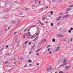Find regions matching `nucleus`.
Here are the masks:
<instances>
[{
	"instance_id": "obj_61",
	"label": "nucleus",
	"mask_w": 73,
	"mask_h": 73,
	"mask_svg": "<svg viewBox=\"0 0 73 73\" xmlns=\"http://www.w3.org/2000/svg\"><path fill=\"white\" fill-rule=\"evenodd\" d=\"M38 36L37 37H38Z\"/></svg>"
},
{
	"instance_id": "obj_23",
	"label": "nucleus",
	"mask_w": 73,
	"mask_h": 73,
	"mask_svg": "<svg viewBox=\"0 0 73 73\" xmlns=\"http://www.w3.org/2000/svg\"><path fill=\"white\" fill-rule=\"evenodd\" d=\"M50 48H48L47 50V51H49V50H50Z\"/></svg>"
},
{
	"instance_id": "obj_48",
	"label": "nucleus",
	"mask_w": 73,
	"mask_h": 73,
	"mask_svg": "<svg viewBox=\"0 0 73 73\" xmlns=\"http://www.w3.org/2000/svg\"><path fill=\"white\" fill-rule=\"evenodd\" d=\"M70 41H72V39H70Z\"/></svg>"
},
{
	"instance_id": "obj_58",
	"label": "nucleus",
	"mask_w": 73,
	"mask_h": 73,
	"mask_svg": "<svg viewBox=\"0 0 73 73\" xmlns=\"http://www.w3.org/2000/svg\"><path fill=\"white\" fill-rule=\"evenodd\" d=\"M30 31V29H29V30H28V31Z\"/></svg>"
},
{
	"instance_id": "obj_45",
	"label": "nucleus",
	"mask_w": 73,
	"mask_h": 73,
	"mask_svg": "<svg viewBox=\"0 0 73 73\" xmlns=\"http://www.w3.org/2000/svg\"><path fill=\"white\" fill-rule=\"evenodd\" d=\"M16 33H14V35H16Z\"/></svg>"
},
{
	"instance_id": "obj_62",
	"label": "nucleus",
	"mask_w": 73,
	"mask_h": 73,
	"mask_svg": "<svg viewBox=\"0 0 73 73\" xmlns=\"http://www.w3.org/2000/svg\"><path fill=\"white\" fill-rule=\"evenodd\" d=\"M69 47H68V48H68Z\"/></svg>"
},
{
	"instance_id": "obj_41",
	"label": "nucleus",
	"mask_w": 73,
	"mask_h": 73,
	"mask_svg": "<svg viewBox=\"0 0 73 73\" xmlns=\"http://www.w3.org/2000/svg\"><path fill=\"white\" fill-rule=\"evenodd\" d=\"M28 34L29 35H31V33H30V32H29Z\"/></svg>"
},
{
	"instance_id": "obj_39",
	"label": "nucleus",
	"mask_w": 73,
	"mask_h": 73,
	"mask_svg": "<svg viewBox=\"0 0 73 73\" xmlns=\"http://www.w3.org/2000/svg\"><path fill=\"white\" fill-rule=\"evenodd\" d=\"M40 49H39L38 50V52H39V51H40Z\"/></svg>"
},
{
	"instance_id": "obj_33",
	"label": "nucleus",
	"mask_w": 73,
	"mask_h": 73,
	"mask_svg": "<svg viewBox=\"0 0 73 73\" xmlns=\"http://www.w3.org/2000/svg\"><path fill=\"white\" fill-rule=\"evenodd\" d=\"M60 19H56V20H57V21H58V20H60Z\"/></svg>"
},
{
	"instance_id": "obj_57",
	"label": "nucleus",
	"mask_w": 73,
	"mask_h": 73,
	"mask_svg": "<svg viewBox=\"0 0 73 73\" xmlns=\"http://www.w3.org/2000/svg\"><path fill=\"white\" fill-rule=\"evenodd\" d=\"M55 73H57V72H56Z\"/></svg>"
},
{
	"instance_id": "obj_21",
	"label": "nucleus",
	"mask_w": 73,
	"mask_h": 73,
	"mask_svg": "<svg viewBox=\"0 0 73 73\" xmlns=\"http://www.w3.org/2000/svg\"><path fill=\"white\" fill-rule=\"evenodd\" d=\"M52 41V42H55V39H53Z\"/></svg>"
},
{
	"instance_id": "obj_11",
	"label": "nucleus",
	"mask_w": 73,
	"mask_h": 73,
	"mask_svg": "<svg viewBox=\"0 0 73 73\" xmlns=\"http://www.w3.org/2000/svg\"><path fill=\"white\" fill-rule=\"evenodd\" d=\"M36 40H37V37L35 39L33 40V41H36Z\"/></svg>"
},
{
	"instance_id": "obj_26",
	"label": "nucleus",
	"mask_w": 73,
	"mask_h": 73,
	"mask_svg": "<svg viewBox=\"0 0 73 73\" xmlns=\"http://www.w3.org/2000/svg\"><path fill=\"white\" fill-rule=\"evenodd\" d=\"M28 29L26 28V29H25V32H26V31H27V30Z\"/></svg>"
},
{
	"instance_id": "obj_60",
	"label": "nucleus",
	"mask_w": 73,
	"mask_h": 73,
	"mask_svg": "<svg viewBox=\"0 0 73 73\" xmlns=\"http://www.w3.org/2000/svg\"><path fill=\"white\" fill-rule=\"evenodd\" d=\"M60 66H62V65H60Z\"/></svg>"
},
{
	"instance_id": "obj_30",
	"label": "nucleus",
	"mask_w": 73,
	"mask_h": 73,
	"mask_svg": "<svg viewBox=\"0 0 73 73\" xmlns=\"http://www.w3.org/2000/svg\"><path fill=\"white\" fill-rule=\"evenodd\" d=\"M27 66V64H26L25 66H24V67L25 68Z\"/></svg>"
},
{
	"instance_id": "obj_17",
	"label": "nucleus",
	"mask_w": 73,
	"mask_h": 73,
	"mask_svg": "<svg viewBox=\"0 0 73 73\" xmlns=\"http://www.w3.org/2000/svg\"><path fill=\"white\" fill-rule=\"evenodd\" d=\"M28 61L29 62H32V61L30 59Z\"/></svg>"
},
{
	"instance_id": "obj_25",
	"label": "nucleus",
	"mask_w": 73,
	"mask_h": 73,
	"mask_svg": "<svg viewBox=\"0 0 73 73\" xmlns=\"http://www.w3.org/2000/svg\"><path fill=\"white\" fill-rule=\"evenodd\" d=\"M36 27V25H34L33 26V28H35V27Z\"/></svg>"
},
{
	"instance_id": "obj_59",
	"label": "nucleus",
	"mask_w": 73,
	"mask_h": 73,
	"mask_svg": "<svg viewBox=\"0 0 73 73\" xmlns=\"http://www.w3.org/2000/svg\"><path fill=\"white\" fill-rule=\"evenodd\" d=\"M6 63H8V62H7Z\"/></svg>"
},
{
	"instance_id": "obj_24",
	"label": "nucleus",
	"mask_w": 73,
	"mask_h": 73,
	"mask_svg": "<svg viewBox=\"0 0 73 73\" xmlns=\"http://www.w3.org/2000/svg\"><path fill=\"white\" fill-rule=\"evenodd\" d=\"M30 37H31V35H28L27 36V37H28V38H29Z\"/></svg>"
},
{
	"instance_id": "obj_35",
	"label": "nucleus",
	"mask_w": 73,
	"mask_h": 73,
	"mask_svg": "<svg viewBox=\"0 0 73 73\" xmlns=\"http://www.w3.org/2000/svg\"><path fill=\"white\" fill-rule=\"evenodd\" d=\"M37 56H39V53H37L36 54Z\"/></svg>"
},
{
	"instance_id": "obj_9",
	"label": "nucleus",
	"mask_w": 73,
	"mask_h": 73,
	"mask_svg": "<svg viewBox=\"0 0 73 73\" xmlns=\"http://www.w3.org/2000/svg\"><path fill=\"white\" fill-rule=\"evenodd\" d=\"M42 19L43 20H45V17L43 16L42 18Z\"/></svg>"
},
{
	"instance_id": "obj_5",
	"label": "nucleus",
	"mask_w": 73,
	"mask_h": 73,
	"mask_svg": "<svg viewBox=\"0 0 73 73\" xmlns=\"http://www.w3.org/2000/svg\"><path fill=\"white\" fill-rule=\"evenodd\" d=\"M58 37H64V35H58Z\"/></svg>"
},
{
	"instance_id": "obj_42",
	"label": "nucleus",
	"mask_w": 73,
	"mask_h": 73,
	"mask_svg": "<svg viewBox=\"0 0 73 73\" xmlns=\"http://www.w3.org/2000/svg\"><path fill=\"white\" fill-rule=\"evenodd\" d=\"M25 34L26 36H27V33H25Z\"/></svg>"
},
{
	"instance_id": "obj_53",
	"label": "nucleus",
	"mask_w": 73,
	"mask_h": 73,
	"mask_svg": "<svg viewBox=\"0 0 73 73\" xmlns=\"http://www.w3.org/2000/svg\"><path fill=\"white\" fill-rule=\"evenodd\" d=\"M29 54H31V52H30L29 53Z\"/></svg>"
},
{
	"instance_id": "obj_43",
	"label": "nucleus",
	"mask_w": 73,
	"mask_h": 73,
	"mask_svg": "<svg viewBox=\"0 0 73 73\" xmlns=\"http://www.w3.org/2000/svg\"><path fill=\"white\" fill-rule=\"evenodd\" d=\"M10 29V27H9L8 28V29Z\"/></svg>"
},
{
	"instance_id": "obj_47",
	"label": "nucleus",
	"mask_w": 73,
	"mask_h": 73,
	"mask_svg": "<svg viewBox=\"0 0 73 73\" xmlns=\"http://www.w3.org/2000/svg\"><path fill=\"white\" fill-rule=\"evenodd\" d=\"M40 3H41V2L40 1H39L38 3L39 4H40Z\"/></svg>"
},
{
	"instance_id": "obj_37",
	"label": "nucleus",
	"mask_w": 73,
	"mask_h": 73,
	"mask_svg": "<svg viewBox=\"0 0 73 73\" xmlns=\"http://www.w3.org/2000/svg\"><path fill=\"white\" fill-rule=\"evenodd\" d=\"M53 23H52L51 24V26H52L53 25Z\"/></svg>"
},
{
	"instance_id": "obj_38",
	"label": "nucleus",
	"mask_w": 73,
	"mask_h": 73,
	"mask_svg": "<svg viewBox=\"0 0 73 73\" xmlns=\"http://www.w3.org/2000/svg\"><path fill=\"white\" fill-rule=\"evenodd\" d=\"M36 65H37L38 66V65H39V64H38V63H37V64H36Z\"/></svg>"
},
{
	"instance_id": "obj_44",
	"label": "nucleus",
	"mask_w": 73,
	"mask_h": 73,
	"mask_svg": "<svg viewBox=\"0 0 73 73\" xmlns=\"http://www.w3.org/2000/svg\"><path fill=\"white\" fill-rule=\"evenodd\" d=\"M12 22L13 23H15V21H12Z\"/></svg>"
},
{
	"instance_id": "obj_8",
	"label": "nucleus",
	"mask_w": 73,
	"mask_h": 73,
	"mask_svg": "<svg viewBox=\"0 0 73 73\" xmlns=\"http://www.w3.org/2000/svg\"><path fill=\"white\" fill-rule=\"evenodd\" d=\"M39 35V33H37L36 34V35H35L34 36H35V37H36V36H38V35Z\"/></svg>"
},
{
	"instance_id": "obj_36",
	"label": "nucleus",
	"mask_w": 73,
	"mask_h": 73,
	"mask_svg": "<svg viewBox=\"0 0 73 73\" xmlns=\"http://www.w3.org/2000/svg\"><path fill=\"white\" fill-rule=\"evenodd\" d=\"M52 53V51H50L49 53V54H50V53Z\"/></svg>"
},
{
	"instance_id": "obj_51",
	"label": "nucleus",
	"mask_w": 73,
	"mask_h": 73,
	"mask_svg": "<svg viewBox=\"0 0 73 73\" xmlns=\"http://www.w3.org/2000/svg\"><path fill=\"white\" fill-rule=\"evenodd\" d=\"M45 23H48V21L45 22Z\"/></svg>"
},
{
	"instance_id": "obj_49",
	"label": "nucleus",
	"mask_w": 73,
	"mask_h": 73,
	"mask_svg": "<svg viewBox=\"0 0 73 73\" xmlns=\"http://www.w3.org/2000/svg\"><path fill=\"white\" fill-rule=\"evenodd\" d=\"M25 10H27V9H25Z\"/></svg>"
},
{
	"instance_id": "obj_15",
	"label": "nucleus",
	"mask_w": 73,
	"mask_h": 73,
	"mask_svg": "<svg viewBox=\"0 0 73 73\" xmlns=\"http://www.w3.org/2000/svg\"><path fill=\"white\" fill-rule=\"evenodd\" d=\"M20 60H23V57H21L20 58Z\"/></svg>"
},
{
	"instance_id": "obj_40",
	"label": "nucleus",
	"mask_w": 73,
	"mask_h": 73,
	"mask_svg": "<svg viewBox=\"0 0 73 73\" xmlns=\"http://www.w3.org/2000/svg\"><path fill=\"white\" fill-rule=\"evenodd\" d=\"M61 17V16H60L59 17V19H60Z\"/></svg>"
},
{
	"instance_id": "obj_6",
	"label": "nucleus",
	"mask_w": 73,
	"mask_h": 73,
	"mask_svg": "<svg viewBox=\"0 0 73 73\" xmlns=\"http://www.w3.org/2000/svg\"><path fill=\"white\" fill-rule=\"evenodd\" d=\"M66 58H64L63 59V60H64V61L63 62V63L64 64H65V61H66Z\"/></svg>"
},
{
	"instance_id": "obj_54",
	"label": "nucleus",
	"mask_w": 73,
	"mask_h": 73,
	"mask_svg": "<svg viewBox=\"0 0 73 73\" xmlns=\"http://www.w3.org/2000/svg\"><path fill=\"white\" fill-rule=\"evenodd\" d=\"M46 8H48V7L47 6V7H46Z\"/></svg>"
},
{
	"instance_id": "obj_10",
	"label": "nucleus",
	"mask_w": 73,
	"mask_h": 73,
	"mask_svg": "<svg viewBox=\"0 0 73 73\" xmlns=\"http://www.w3.org/2000/svg\"><path fill=\"white\" fill-rule=\"evenodd\" d=\"M3 54V51L1 50H0V54Z\"/></svg>"
},
{
	"instance_id": "obj_12",
	"label": "nucleus",
	"mask_w": 73,
	"mask_h": 73,
	"mask_svg": "<svg viewBox=\"0 0 73 73\" xmlns=\"http://www.w3.org/2000/svg\"><path fill=\"white\" fill-rule=\"evenodd\" d=\"M70 66H65V68H70Z\"/></svg>"
},
{
	"instance_id": "obj_2",
	"label": "nucleus",
	"mask_w": 73,
	"mask_h": 73,
	"mask_svg": "<svg viewBox=\"0 0 73 73\" xmlns=\"http://www.w3.org/2000/svg\"><path fill=\"white\" fill-rule=\"evenodd\" d=\"M70 16V15L67 14V15H64L63 17V18H67V17H69Z\"/></svg>"
},
{
	"instance_id": "obj_55",
	"label": "nucleus",
	"mask_w": 73,
	"mask_h": 73,
	"mask_svg": "<svg viewBox=\"0 0 73 73\" xmlns=\"http://www.w3.org/2000/svg\"><path fill=\"white\" fill-rule=\"evenodd\" d=\"M29 65H30V66H31V64H29Z\"/></svg>"
},
{
	"instance_id": "obj_34",
	"label": "nucleus",
	"mask_w": 73,
	"mask_h": 73,
	"mask_svg": "<svg viewBox=\"0 0 73 73\" xmlns=\"http://www.w3.org/2000/svg\"><path fill=\"white\" fill-rule=\"evenodd\" d=\"M59 73H63V72H62V71H60V72H59Z\"/></svg>"
},
{
	"instance_id": "obj_52",
	"label": "nucleus",
	"mask_w": 73,
	"mask_h": 73,
	"mask_svg": "<svg viewBox=\"0 0 73 73\" xmlns=\"http://www.w3.org/2000/svg\"><path fill=\"white\" fill-rule=\"evenodd\" d=\"M31 44V42H30L29 44Z\"/></svg>"
},
{
	"instance_id": "obj_63",
	"label": "nucleus",
	"mask_w": 73,
	"mask_h": 73,
	"mask_svg": "<svg viewBox=\"0 0 73 73\" xmlns=\"http://www.w3.org/2000/svg\"><path fill=\"white\" fill-rule=\"evenodd\" d=\"M72 69H73V68H72Z\"/></svg>"
},
{
	"instance_id": "obj_16",
	"label": "nucleus",
	"mask_w": 73,
	"mask_h": 73,
	"mask_svg": "<svg viewBox=\"0 0 73 73\" xmlns=\"http://www.w3.org/2000/svg\"><path fill=\"white\" fill-rule=\"evenodd\" d=\"M50 13H51V15H53V11H50Z\"/></svg>"
},
{
	"instance_id": "obj_31",
	"label": "nucleus",
	"mask_w": 73,
	"mask_h": 73,
	"mask_svg": "<svg viewBox=\"0 0 73 73\" xmlns=\"http://www.w3.org/2000/svg\"><path fill=\"white\" fill-rule=\"evenodd\" d=\"M28 42V41H26L25 43V44H27Z\"/></svg>"
},
{
	"instance_id": "obj_1",
	"label": "nucleus",
	"mask_w": 73,
	"mask_h": 73,
	"mask_svg": "<svg viewBox=\"0 0 73 73\" xmlns=\"http://www.w3.org/2000/svg\"><path fill=\"white\" fill-rule=\"evenodd\" d=\"M52 71V67L51 66H49L47 69V72H50Z\"/></svg>"
},
{
	"instance_id": "obj_3",
	"label": "nucleus",
	"mask_w": 73,
	"mask_h": 73,
	"mask_svg": "<svg viewBox=\"0 0 73 73\" xmlns=\"http://www.w3.org/2000/svg\"><path fill=\"white\" fill-rule=\"evenodd\" d=\"M46 39L43 40L41 41V43H40V44H41L42 43H44V42H46Z\"/></svg>"
},
{
	"instance_id": "obj_18",
	"label": "nucleus",
	"mask_w": 73,
	"mask_h": 73,
	"mask_svg": "<svg viewBox=\"0 0 73 73\" xmlns=\"http://www.w3.org/2000/svg\"><path fill=\"white\" fill-rule=\"evenodd\" d=\"M63 41H66V38H65L63 40Z\"/></svg>"
},
{
	"instance_id": "obj_29",
	"label": "nucleus",
	"mask_w": 73,
	"mask_h": 73,
	"mask_svg": "<svg viewBox=\"0 0 73 73\" xmlns=\"http://www.w3.org/2000/svg\"><path fill=\"white\" fill-rule=\"evenodd\" d=\"M70 30H71V31H72V30H73V28L71 27V28H70Z\"/></svg>"
},
{
	"instance_id": "obj_28",
	"label": "nucleus",
	"mask_w": 73,
	"mask_h": 73,
	"mask_svg": "<svg viewBox=\"0 0 73 73\" xmlns=\"http://www.w3.org/2000/svg\"><path fill=\"white\" fill-rule=\"evenodd\" d=\"M8 45H7L6 46V49H7V48H8Z\"/></svg>"
},
{
	"instance_id": "obj_20",
	"label": "nucleus",
	"mask_w": 73,
	"mask_h": 73,
	"mask_svg": "<svg viewBox=\"0 0 73 73\" xmlns=\"http://www.w3.org/2000/svg\"><path fill=\"white\" fill-rule=\"evenodd\" d=\"M71 31L70 30H68L69 33H71Z\"/></svg>"
},
{
	"instance_id": "obj_7",
	"label": "nucleus",
	"mask_w": 73,
	"mask_h": 73,
	"mask_svg": "<svg viewBox=\"0 0 73 73\" xmlns=\"http://www.w3.org/2000/svg\"><path fill=\"white\" fill-rule=\"evenodd\" d=\"M66 11H70V8H68L67 9H66Z\"/></svg>"
},
{
	"instance_id": "obj_19",
	"label": "nucleus",
	"mask_w": 73,
	"mask_h": 73,
	"mask_svg": "<svg viewBox=\"0 0 73 73\" xmlns=\"http://www.w3.org/2000/svg\"><path fill=\"white\" fill-rule=\"evenodd\" d=\"M35 36H32L31 37V38H35Z\"/></svg>"
},
{
	"instance_id": "obj_14",
	"label": "nucleus",
	"mask_w": 73,
	"mask_h": 73,
	"mask_svg": "<svg viewBox=\"0 0 73 73\" xmlns=\"http://www.w3.org/2000/svg\"><path fill=\"white\" fill-rule=\"evenodd\" d=\"M40 23L42 25H44V23H42V22H40Z\"/></svg>"
},
{
	"instance_id": "obj_27",
	"label": "nucleus",
	"mask_w": 73,
	"mask_h": 73,
	"mask_svg": "<svg viewBox=\"0 0 73 73\" xmlns=\"http://www.w3.org/2000/svg\"><path fill=\"white\" fill-rule=\"evenodd\" d=\"M70 42L69 40H68V44H70Z\"/></svg>"
},
{
	"instance_id": "obj_22",
	"label": "nucleus",
	"mask_w": 73,
	"mask_h": 73,
	"mask_svg": "<svg viewBox=\"0 0 73 73\" xmlns=\"http://www.w3.org/2000/svg\"><path fill=\"white\" fill-rule=\"evenodd\" d=\"M23 38H25V35L23 36Z\"/></svg>"
},
{
	"instance_id": "obj_32",
	"label": "nucleus",
	"mask_w": 73,
	"mask_h": 73,
	"mask_svg": "<svg viewBox=\"0 0 73 73\" xmlns=\"http://www.w3.org/2000/svg\"><path fill=\"white\" fill-rule=\"evenodd\" d=\"M73 7V5H70L69 6V7Z\"/></svg>"
},
{
	"instance_id": "obj_56",
	"label": "nucleus",
	"mask_w": 73,
	"mask_h": 73,
	"mask_svg": "<svg viewBox=\"0 0 73 73\" xmlns=\"http://www.w3.org/2000/svg\"><path fill=\"white\" fill-rule=\"evenodd\" d=\"M21 15H23V13H21Z\"/></svg>"
},
{
	"instance_id": "obj_13",
	"label": "nucleus",
	"mask_w": 73,
	"mask_h": 73,
	"mask_svg": "<svg viewBox=\"0 0 73 73\" xmlns=\"http://www.w3.org/2000/svg\"><path fill=\"white\" fill-rule=\"evenodd\" d=\"M50 46V45H48L47 46H46V48L48 49V48H49Z\"/></svg>"
},
{
	"instance_id": "obj_46",
	"label": "nucleus",
	"mask_w": 73,
	"mask_h": 73,
	"mask_svg": "<svg viewBox=\"0 0 73 73\" xmlns=\"http://www.w3.org/2000/svg\"><path fill=\"white\" fill-rule=\"evenodd\" d=\"M59 24V23H57V25H58Z\"/></svg>"
},
{
	"instance_id": "obj_4",
	"label": "nucleus",
	"mask_w": 73,
	"mask_h": 73,
	"mask_svg": "<svg viewBox=\"0 0 73 73\" xmlns=\"http://www.w3.org/2000/svg\"><path fill=\"white\" fill-rule=\"evenodd\" d=\"M59 49H60V47H57L55 50L57 52V51H58V50H59Z\"/></svg>"
},
{
	"instance_id": "obj_50",
	"label": "nucleus",
	"mask_w": 73,
	"mask_h": 73,
	"mask_svg": "<svg viewBox=\"0 0 73 73\" xmlns=\"http://www.w3.org/2000/svg\"><path fill=\"white\" fill-rule=\"evenodd\" d=\"M16 64V62H15V63H14V64Z\"/></svg>"
}]
</instances>
